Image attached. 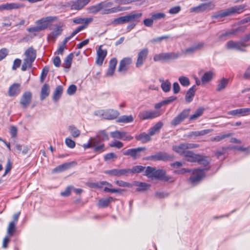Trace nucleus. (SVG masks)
<instances>
[{"instance_id": "0eeeda50", "label": "nucleus", "mask_w": 250, "mask_h": 250, "mask_svg": "<svg viewBox=\"0 0 250 250\" xmlns=\"http://www.w3.org/2000/svg\"><path fill=\"white\" fill-rule=\"evenodd\" d=\"M199 145L192 143H183L179 145H174L172 146V150L180 155H185L188 149L197 148Z\"/></svg>"}, {"instance_id": "8fccbe9b", "label": "nucleus", "mask_w": 250, "mask_h": 250, "mask_svg": "<svg viewBox=\"0 0 250 250\" xmlns=\"http://www.w3.org/2000/svg\"><path fill=\"white\" fill-rule=\"evenodd\" d=\"M178 80L181 84L184 86H188L190 84L189 80L188 77L181 76Z\"/></svg>"}, {"instance_id": "a19ab883", "label": "nucleus", "mask_w": 250, "mask_h": 250, "mask_svg": "<svg viewBox=\"0 0 250 250\" xmlns=\"http://www.w3.org/2000/svg\"><path fill=\"white\" fill-rule=\"evenodd\" d=\"M69 131L72 136L74 138H77L80 135L81 131L74 125H70L68 127Z\"/></svg>"}, {"instance_id": "c9c22d12", "label": "nucleus", "mask_w": 250, "mask_h": 250, "mask_svg": "<svg viewBox=\"0 0 250 250\" xmlns=\"http://www.w3.org/2000/svg\"><path fill=\"white\" fill-rule=\"evenodd\" d=\"M214 75V73L212 71H208L204 73L201 78V81L203 83H207L210 81Z\"/></svg>"}, {"instance_id": "412c9836", "label": "nucleus", "mask_w": 250, "mask_h": 250, "mask_svg": "<svg viewBox=\"0 0 250 250\" xmlns=\"http://www.w3.org/2000/svg\"><path fill=\"white\" fill-rule=\"evenodd\" d=\"M102 45H100L97 51V57L96 62L99 65H102L103 64L104 60L107 54L106 50H103L102 49Z\"/></svg>"}, {"instance_id": "a211bd4d", "label": "nucleus", "mask_w": 250, "mask_h": 250, "mask_svg": "<svg viewBox=\"0 0 250 250\" xmlns=\"http://www.w3.org/2000/svg\"><path fill=\"white\" fill-rule=\"evenodd\" d=\"M148 53V50L146 48L143 49L139 52L136 64V67H139L143 65L147 58Z\"/></svg>"}, {"instance_id": "4d7b16f0", "label": "nucleus", "mask_w": 250, "mask_h": 250, "mask_svg": "<svg viewBox=\"0 0 250 250\" xmlns=\"http://www.w3.org/2000/svg\"><path fill=\"white\" fill-rule=\"evenodd\" d=\"M9 10L12 9H20L21 8L24 7V5L21 3H9Z\"/></svg>"}, {"instance_id": "9d476101", "label": "nucleus", "mask_w": 250, "mask_h": 250, "mask_svg": "<svg viewBox=\"0 0 250 250\" xmlns=\"http://www.w3.org/2000/svg\"><path fill=\"white\" fill-rule=\"evenodd\" d=\"M190 111V109H186L183 110L171 121V125L175 127L180 124L185 120V119L188 117Z\"/></svg>"}, {"instance_id": "ea45409f", "label": "nucleus", "mask_w": 250, "mask_h": 250, "mask_svg": "<svg viewBox=\"0 0 250 250\" xmlns=\"http://www.w3.org/2000/svg\"><path fill=\"white\" fill-rule=\"evenodd\" d=\"M204 108L200 107L197 109L195 113L189 117V121L195 120L202 115L204 111Z\"/></svg>"}, {"instance_id": "e2e57ef3", "label": "nucleus", "mask_w": 250, "mask_h": 250, "mask_svg": "<svg viewBox=\"0 0 250 250\" xmlns=\"http://www.w3.org/2000/svg\"><path fill=\"white\" fill-rule=\"evenodd\" d=\"M32 63L29 62L28 61L24 59L23 63L21 66V70L22 71H25L28 67L30 68L32 67Z\"/></svg>"}, {"instance_id": "680f3d73", "label": "nucleus", "mask_w": 250, "mask_h": 250, "mask_svg": "<svg viewBox=\"0 0 250 250\" xmlns=\"http://www.w3.org/2000/svg\"><path fill=\"white\" fill-rule=\"evenodd\" d=\"M65 142L66 145L69 148H73L75 146V142L70 138H66Z\"/></svg>"}, {"instance_id": "864d4df0", "label": "nucleus", "mask_w": 250, "mask_h": 250, "mask_svg": "<svg viewBox=\"0 0 250 250\" xmlns=\"http://www.w3.org/2000/svg\"><path fill=\"white\" fill-rule=\"evenodd\" d=\"M92 137L90 138L88 143L86 144H83V147L84 149H87L91 147H93L97 145V142H95L94 140H92Z\"/></svg>"}, {"instance_id": "20e7f679", "label": "nucleus", "mask_w": 250, "mask_h": 250, "mask_svg": "<svg viewBox=\"0 0 250 250\" xmlns=\"http://www.w3.org/2000/svg\"><path fill=\"white\" fill-rule=\"evenodd\" d=\"M99 4L101 10V14L103 15H108L117 13L120 11L129 9L130 8V7H121L120 6L110 8L112 6L113 3L108 0L102 1L99 3Z\"/></svg>"}, {"instance_id": "393cba45", "label": "nucleus", "mask_w": 250, "mask_h": 250, "mask_svg": "<svg viewBox=\"0 0 250 250\" xmlns=\"http://www.w3.org/2000/svg\"><path fill=\"white\" fill-rule=\"evenodd\" d=\"M119 112L114 109H107L105 110L104 119L107 120H113L116 119L119 115Z\"/></svg>"}, {"instance_id": "3c124183", "label": "nucleus", "mask_w": 250, "mask_h": 250, "mask_svg": "<svg viewBox=\"0 0 250 250\" xmlns=\"http://www.w3.org/2000/svg\"><path fill=\"white\" fill-rule=\"evenodd\" d=\"M123 132L124 131L116 130L115 131L111 132L110 133V136L113 138L122 140Z\"/></svg>"}, {"instance_id": "2eb2a0df", "label": "nucleus", "mask_w": 250, "mask_h": 250, "mask_svg": "<svg viewBox=\"0 0 250 250\" xmlns=\"http://www.w3.org/2000/svg\"><path fill=\"white\" fill-rule=\"evenodd\" d=\"M104 173L113 176L120 177L122 176H127L129 173V168L113 169L111 170H105Z\"/></svg>"}, {"instance_id": "69168bd1", "label": "nucleus", "mask_w": 250, "mask_h": 250, "mask_svg": "<svg viewBox=\"0 0 250 250\" xmlns=\"http://www.w3.org/2000/svg\"><path fill=\"white\" fill-rule=\"evenodd\" d=\"M139 0H115V2L119 4H127Z\"/></svg>"}, {"instance_id": "ddd939ff", "label": "nucleus", "mask_w": 250, "mask_h": 250, "mask_svg": "<svg viewBox=\"0 0 250 250\" xmlns=\"http://www.w3.org/2000/svg\"><path fill=\"white\" fill-rule=\"evenodd\" d=\"M208 168L204 169L197 168L193 171L192 176L189 178V180L192 184H195L200 181L205 176L204 171L208 170Z\"/></svg>"}, {"instance_id": "aec40b11", "label": "nucleus", "mask_w": 250, "mask_h": 250, "mask_svg": "<svg viewBox=\"0 0 250 250\" xmlns=\"http://www.w3.org/2000/svg\"><path fill=\"white\" fill-rule=\"evenodd\" d=\"M131 63L132 60L130 58H124L120 62L118 71L120 72L126 71Z\"/></svg>"}, {"instance_id": "338daca9", "label": "nucleus", "mask_w": 250, "mask_h": 250, "mask_svg": "<svg viewBox=\"0 0 250 250\" xmlns=\"http://www.w3.org/2000/svg\"><path fill=\"white\" fill-rule=\"evenodd\" d=\"M181 10V7L179 6H175L171 8L169 10V13L170 14H176L179 13Z\"/></svg>"}, {"instance_id": "09e8293b", "label": "nucleus", "mask_w": 250, "mask_h": 250, "mask_svg": "<svg viewBox=\"0 0 250 250\" xmlns=\"http://www.w3.org/2000/svg\"><path fill=\"white\" fill-rule=\"evenodd\" d=\"M16 224H15L13 222L9 223L7 231V233L9 235L12 236L13 235L14 233L16 231Z\"/></svg>"}, {"instance_id": "37998d69", "label": "nucleus", "mask_w": 250, "mask_h": 250, "mask_svg": "<svg viewBox=\"0 0 250 250\" xmlns=\"http://www.w3.org/2000/svg\"><path fill=\"white\" fill-rule=\"evenodd\" d=\"M73 58V54L72 53H70L65 58L63 63V67L67 69L70 68L71 65Z\"/></svg>"}, {"instance_id": "c03bdc74", "label": "nucleus", "mask_w": 250, "mask_h": 250, "mask_svg": "<svg viewBox=\"0 0 250 250\" xmlns=\"http://www.w3.org/2000/svg\"><path fill=\"white\" fill-rule=\"evenodd\" d=\"M93 21L92 18H78L73 20V22L77 24L86 23L88 24Z\"/></svg>"}, {"instance_id": "774afa93", "label": "nucleus", "mask_w": 250, "mask_h": 250, "mask_svg": "<svg viewBox=\"0 0 250 250\" xmlns=\"http://www.w3.org/2000/svg\"><path fill=\"white\" fill-rule=\"evenodd\" d=\"M133 138V137L132 136L130 135L127 132L125 131L123 132L122 139V140L129 141L131 140Z\"/></svg>"}, {"instance_id": "f704fd0d", "label": "nucleus", "mask_w": 250, "mask_h": 250, "mask_svg": "<svg viewBox=\"0 0 250 250\" xmlns=\"http://www.w3.org/2000/svg\"><path fill=\"white\" fill-rule=\"evenodd\" d=\"M232 135H233L232 133H225V134H222L221 135H217V136H214L213 137H211L210 139V140L211 142H220V141L223 140V139H224L226 138H229V137L231 136Z\"/></svg>"}, {"instance_id": "4c0bfd02", "label": "nucleus", "mask_w": 250, "mask_h": 250, "mask_svg": "<svg viewBox=\"0 0 250 250\" xmlns=\"http://www.w3.org/2000/svg\"><path fill=\"white\" fill-rule=\"evenodd\" d=\"M134 118L132 115H123L120 117L117 120L118 123H128L133 121Z\"/></svg>"}, {"instance_id": "7c9ffc66", "label": "nucleus", "mask_w": 250, "mask_h": 250, "mask_svg": "<svg viewBox=\"0 0 250 250\" xmlns=\"http://www.w3.org/2000/svg\"><path fill=\"white\" fill-rule=\"evenodd\" d=\"M63 92V88L61 85H58L56 87L53 96V100L55 102H57L61 97Z\"/></svg>"}, {"instance_id": "1a4fd4ad", "label": "nucleus", "mask_w": 250, "mask_h": 250, "mask_svg": "<svg viewBox=\"0 0 250 250\" xmlns=\"http://www.w3.org/2000/svg\"><path fill=\"white\" fill-rule=\"evenodd\" d=\"M161 114L159 111L146 110L139 112L138 118L141 120H150L159 117Z\"/></svg>"}, {"instance_id": "6e6552de", "label": "nucleus", "mask_w": 250, "mask_h": 250, "mask_svg": "<svg viewBox=\"0 0 250 250\" xmlns=\"http://www.w3.org/2000/svg\"><path fill=\"white\" fill-rule=\"evenodd\" d=\"M180 56V54L179 52L162 53L155 54L154 56L153 60L155 62H167L170 60L176 59Z\"/></svg>"}, {"instance_id": "e433bc0d", "label": "nucleus", "mask_w": 250, "mask_h": 250, "mask_svg": "<svg viewBox=\"0 0 250 250\" xmlns=\"http://www.w3.org/2000/svg\"><path fill=\"white\" fill-rule=\"evenodd\" d=\"M201 8L202 11L203 12L205 11H209L210 10H213L215 6V4L212 1H210L208 3H202Z\"/></svg>"}, {"instance_id": "79ce46f5", "label": "nucleus", "mask_w": 250, "mask_h": 250, "mask_svg": "<svg viewBox=\"0 0 250 250\" xmlns=\"http://www.w3.org/2000/svg\"><path fill=\"white\" fill-rule=\"evenodd\" d=\"M228 83V80L223 78L218 83L216 90L217 91H221L224 89L227 86Z\"/></svg>"}, {"instance_id": "bf43d9fd", "label": "nucleus", "mask_w": 250, "mask_h": 250, "mask_svg": "<svg viewBox=\"0 0 250 250\" xmlns=\"http://www.w3.org/2000/svg\"><path fill=\"white\" fill-rule=\"evenodd\" d=\"M104 147L105 146L104 144H102L99 146L97 145L94 146V151L99 153H102L105 150Z\"/></svg>"}, {"instance_id": "4468645a", "label": "nucleus", "mask_w": 250, "mask_h": 250, "mask_svg": "<svg viewBox=\"0 0 250 250\" xmlns=\"http://www.w3.org/2000/svg\"><path fill=\"white\" fill-rule=\"evenodd\" d=\"M90 0H72L67 3L71 10H79L86 5Z\"/></svg>"}, {"instance_id": "de8ad7c7", "label": "nucleus", "mask_w": 250, "mask_h": 250, "mask_svg": "<svg viewBox=\"0 0 250 250\" xmlns=\"http://www.w3.org/2000/svg\"><path fill=\"white\" fill-rule=\"evenodd\" d=\"M146 168L145 167L142 166H136L133 167L131 169L129 168V173H140Z\"/></svg>"}, {"instance_id": "4be33fe9", "label": "nucleus", "mask_w": 250, "mask_h": 250, "mask_svg": "<svg viewBox=\"0 0 250 250\" xmlns=\"http://www.w3.org/2000/svg\"><path fill=\"white\" fill-rule=\"evenodd\" d=\"M26 60L29 62L33 63L36 57V51L32 47H29L25 52Z\"/></svg>"}, {"instance_id": "2f4dec72", "label": "nucleus", "mask_w": 250, "mask_h": 250, "mask_svg": "<svg viewBox=\"0 0 250 250\" xmlns=\"http://www.w3.org/2000/svg\"><path fill=\"white\" fill-rule=\"evenodd\" d=\"M196 162L206 167L208 166L209 164V158L207 156L199 154ZM208 168L209 169V167Z\"/></svg>"}, {"instance_id": "c756f323", "label": "nucleus", "mask_w": 250, "mask_h": 250, "mask_svg": "<svg viewBox=\"0 0 250 250\" xmlns=\"http://www.w3.org/2000/svg\"><path fill=\"white\" fill-rule=\"evenodd\" d=\"M163 125L164 124L162 122H158L153 126L149 128L148 133L151 136L154 135L156 132H158L161 129Z\"/></svg>"}, {"instance_id": "5701e85b", "label": "nucleus", "mask_w": 250, "mask_h": 250, "mask_svg": "<svg viewBox=\"0 0 250 250\" xmlns=\"http://www.w3.org/2000/svg\"><path fill=\"white\" fill-rule=\"evenodd\" d=\"M132 185L137 187L136 190L138 192L146 191L150 187V184L137 181H134Z\"/></svg>"}, {"instance_id": "c85d7f7f", "label": "nucleus", "mask_w": 250, "mask_h": 250, "mask_svg": "<svg viewBox=\"0 0 250 250\" xmlns=\"http://www.w3.org/2000/svg\"><path fill=\"white\" fill-rule=\"evenodd\" d=\"M50 93V88L48 84L45 83L42 87L41 92L40 99L42 101L45 99Z\"/></svg>"}, {"instance_id": "423d86ee", "label": "nucleus", "mask_w": 250, "mask_h": 250, "mask_svg": "<svg viewBox=\"0 0 250 250\" xmlns=\"http://www.w3.org/2000/svg\"><path fill=\"white\" fill-rule=\"evenodd\" d=\"M56 19L54 17H46L36 21V26L28 29V31H38L47 29L50 22Z\"/></svg>"}, {"instance_id": "49530a36", "label": "nucleus", "mask_w": 250, "mask_h": 250, "mask_svg": "<svg viewBox=\"0 0 250 250\" xmlns=\"http://www.w3.org/2000/svg\"><path fill=\"white\" fill-rule=\"evenodd\" d=\"M151 16L154 21L164 19L166 17V14L162 12H154L151 14Z\"/></svg>"}, {"instance_id": "cd10ccee", "label": "nucleus", "mask_w": 250, "mask_h": 250, "mask_svg": "<svg viewBox=\"0 0 250 250\" xmlns=\"http://www.w3.org/2000/svg\"><path fill=\"white\" fill-rule=\"evenodd\" d=\"M203 43H199L193 46L188 48L182 51V53L185 54H191L203 46Z\"/></svg>"}, {"instance_id": "39448f33", "label": "nucleus", "mask_w": 250, "mask_h": 250, "mask_svg": "<svg viewBox=\"0 0 250 250\" xmlns=\"http://www.w3.org/2000/svg\"><path fill=\"white\" fill-rule=\"evenodd\" d=\"M142 16V13H131L128 15L125 16H122L117 19H114L112 24L114 25H118L123 24L126 23L134 21L135 19H138L141 17Z\"/></svg>"}, {"instance_id": "052dcab7", "label": "nucleus", "mask_w": 250, "mask_h": 250, "mask_svg": "<svg viewBox=\"0 0 250 250\" xmlns=\"http://www.w3.org/2000/svg\"><path fill=\"white\" fill-rule=\"evenodd\" d=\"M76 90L77 86L74 84H71L68 87L67 93L69 95H72L76 92Z\"/></svg>"}, {"instance_id": "a18cd8bd", "label": "nucleus", "mask_w": 250, "mask_h": 250, "mask_svg": "<svg viewBox=\"0 0 250 250\" xmlns=\"http://www.w3.org/2000/svg\"><path fill=\"white\" fill-rule=\"evenodd\" d=\"M87 10L89 13L92 14H96L100 11L101 12L99 3L88 7Z\"/></svg>"}, {"instance_id": "72a5a7b5", "label": "nucleus", "mask_w": 250, "mask_h": 250, "mask_svg": "<svg viewBox=\"0 0 250 250\" xmlns=\"http://www.w3.org/2000/svg\"><path fill=\"white\" fill-rule=\"evenodd\" d=\"M112 201H113V198L111 197L101 199L99 200L98 206L99 207L106 208L108 206Z\"/></svg>"}, {"instance_id": "f257e3e1", "label": "nucleus", "mask_w": 250, "mask_h": 250, "mask_svg": "<svg viewBox=\"0 0 250 250\" xmlns=\"http://www.w3.org/2000/svg\"><path fill=\"white\" fill-rule=\"evenodd\" d=\"M247 5L246 4H241L231 7L229 8L225 9V10L219 12L212 15L211 18L212 19H217L219 21L221 19L225 17H229L234 15L235 14H239L244 11L246 8Z\"/></svg>"}, {"instance_id": "13d9d810", "label": "nucleus", "mask_w": 250, "mask_h": 250, "mask_svg": "<svg viewBox=\"0 0 250 250\" xmlns=\"http://www.w3.org/2000/svg\"><path fill=\"white\" fill-rule=\"evenodd\" d=\"M12 167V164L10 159H8L6 165L5 172L3 174L2 176L4 177L6 174L10 171Z\"/></svg>"}, {"instance_id": "b1692460", "label": "nucleus", "mask_w": 250, "mask_h": 250, "mask_svg": "<svg viewBox=\"0 0 250 250\" xmlns=\"http://www.w3.org/2000/svg\"><path fill=\"white\" fill-rule=\"evenodd\" d=\"M21 84L18 83H14L11 85L8 90V95L10 97L17 96L21 91Z\"/></svg>"}, {"instance_id": "603ef678", "label": "nucleus", "mask_w": 250, "mask_h": 250, "mask_svg": "<svg viewBox=\"0 0 250 250\" xmlns=\"http://www.w3.org/2000/svg\"><path fill=\"white\" fill-rule=\"evenodd\" d=\"M115 183L118 186L121 187H127L131 188L133 187L132 184H130L122 180H117L115 181Z\"/></svg>"}, {"instance_id": "f8f14e48", "label": "nucleus", "mask_w": 250, "mask_h": 250, "mask_svg": "<svg viewBox=\"0 0 250 250\" xmlns=\"http://www.w3.org/2000/svg\"><path fill=\"white\" fill-rule=\"evenodd\" d=\"M146 149L145 147H139L135 148H130L124 151L123 153L125 156H129L133 159L136 160L141 157V152Z\"/></svg>"}, {"instance_id": "9b49d317", "label": "nucleus", "mask_w": 250, "mask_h": 250, "mask_svg": "<svg viewBox=\"0 0 250 250\" xmlns=\"http://www.w3.org/2000/svg\"><path fill=\"white\" fill-rule=\"evenodd\" d=\"M173 156L168 154L166 152H159L155 155H151L146 158V160H150L153 161H167L172 160Z\"/></svg>"}, {"instance_id": "6ab92c4d", "label": "nucleus", "mask_w": 250, "mask_h": 250, "mask_svg": "<svg viewBox=\"0 0 250 250\" xmlns=\"http://www.w3.org/2000/svg\"><path fill=\"white\" fill-rule=\"evenodd\" d=\"M92 140H94L95 142H97V145H98L101 142L107 141L109 140V137L104 130L99 131L96 135L92 137Z\"/></svg>"}, {"instance_id": "bb28decb", "label": "nucleus", "mask_w": 250, "mask_h": 250, "mask_svg": "<svg viewBox=\"0 0 250 250\" xmlns=\"http://www.w3.org/2000/svg\"><path fill=\"white\" fill-rule=\"evenodd\" d=\"M196 90V86L193 85L188 90L185 96V100L187 103H190L193 100Z\"/></svg>"}, {"instance_id": "5fc2aeb1", "label": "nucleus", "mask_w": 250, "mask_h": 250, "mask_svg": "<svg viewBox=\"0 0 250 250\" xmlns=\"http://www.w3.org/2000/svg\"><path fill=\"white\" fill-rule=\"evenodd\" d=\"M49 71V69L47 67L45 66L43 67L42 71L41 77H40V81L42 83H43L44 81V80L48 74Z\"/></svg>"}, {"instance_id": "473e14b6", "label": "nucleus", "mask_w": 250, "mask_h": 250, "mask_svg": "<svg viewBox=\"0 0 250 250\" xmlns=\"http://www.w3.org/2000/svg\"><path fill=\"white\" fill-rule=\"evenodd\" d=\"M150 136L149 134H148L145 132H143L139 135L136 136L135 138L137 140L141 141L143 143H146L150 141Z\"/></svg>"}, {"instance_id": "f03ea898", "label": "nucleus", "mask_w": 250, "mask_h": 250, "mask_svg": "<svg viewBox=\"0 0 250 250\" xmlns=\"http://www.w3.org/2000/svg\"><path fill=\"white\" fill-rule=\"evenodd\" d=\"M145 173V175L148 178H154L166 182L173 181L172 178L166 175V171L163 169H156L155 167L148 166L146 167Z\"/></svg>"}, {"instance_id": "6e6d98bb", "label": "nucleus", "mask_w": 250, "mask_h": 250, "mask_svg": "<svg viewBox=\"0 0 250 250\" xmlns=\"http://www.w3.org/2000/svg\"><path fill=\"white\" fill-rule=\"evenodd\" d=\"M110 147H115L117 148H121L124 146L122 142L117 140H114L109 144Z\"/></svg>"}, {"instance_id": "f3484780", "label": "nucleus", "mask_w": 250, "mask_h": 250, "mask_svg": "<svg viewBox=\"0 0 250 250\" xmlns=\"http://www.w3.org/2000/svg\"><path fill=\"white\" fill-rule=\"evenodd\" d=\"M32 100V93L30 91L24 92L20 100V104L23 108H26L30 104Z\"/></svg>"}, {"instance_id": "7ed1b4c3", "label": "nucleus", "mask_w": 250, "mask_h": 250, "mask_svg": "<svg viewBox=\"0 0 250 250\" xmlns=\"http://www.w3.org/2000/svg\"><path fill=\"white\" fill-rule=\"evenodd\" d=\"M250 45V33L244 37L239 42L230 41L227 42L228 49H234L239 51H245V48Z\"/></svg>"}, {"instance_id": "58836bf2", "label": "nucleus", "mask_w": 250, "mask_h": 250, "mask_svg": "<svg viewBox=\"0 0 250 250\" xmlns=\"http://www.w3.org/2000/svg\"><path fill=\"white\" fill-rule=\"evenodd\" d=\"M161 82V88L162 90L165 92H168L171 89V83L170 82L167 80L166 81L165 80H160Z\"/></svg>"}, {"instance_id": "dca6fc26", "label": "nucleus", "mask_w": 250, "mask_h": 250, "mask_svg": "<svg viewBox=\"0 0 250 250\" xmlns=\"http://www.w3.org/2000/svg\"><path fill=\"white\" fill-rule=\"evenodd\" d=\"M250 113V108H239L229 111L227 114L233 116H245Z\"/></svg>"}, {"instance_id": "a878e982", "label": "nucleus", "mask_w": 250, "mask_h": 250, "mask_svg": "<svg viewBox=\"0 0 250 250\" xmlns=\"http://www.w3.org/2000/svg\"><path fill=\"white\" fill-rule=\"evenodd\" d=\"M199 154H195L191 151L188 150L184 155L185 160L189 162H196Z\"/></svg>"}, {"instance_id": "0e129e2a", "label": "nucleus", "mask_w": 250, "mask_h": 250, "mask_svg": "<svg viewBox=\"0 0 250 250\" xmlns=\"http://www.w3.org/2000/svg\"><path fill=\"white\" fill-rule=\"evenodd\" d=\"M154 21L151 17L150 18H147L144 20V25L146 27H152Z\"/></svg>"}]
</instances>
